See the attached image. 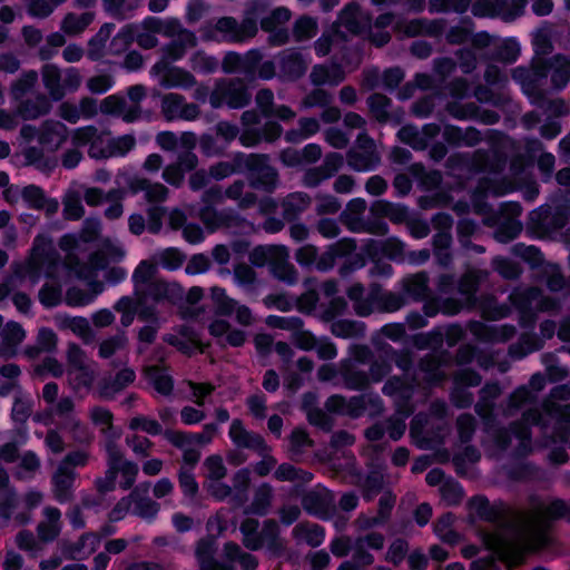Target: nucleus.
<instances>
[{
	"label": "nucleus",
	"mask_w": 570,
	"mask_h": 570,
	"mask_svg": "<svg viewBox=\"0 0 570 570\" xmlns=\"http://www.w3.org/2000/svg\"><path fill=\"white\" fill-rule=\"evenodd\" d=\"M563 512L562 501L540 503L530 513L517 515L509 530L494 533L487 540V544L509 566L518 564L528 550L546 543L548 522Z\"/></svg>",
	"instance_id": "obj_1"
},
{
	"label": "nucleus",
	"mask_w": 570,
	"mask_h": 570,
	"mask_svg": "<svg viewBox=\"0 0 570 570\" xmlns=\"http://www.w3.org/2000/svg\"><path fill=\"white\" fill-rule=\"evenodd\" d=\"M59 265L60 255L52 239L46 235H37L26 262L16 265L14 275L36 284L42 276L56 278Z\"/></svg>",
	"instance_id": "obj_2"
},
{
	"label": "nucleus",
	"mask_w": 570,
	"mask_h": 570,
	"mask_svg": "<svg viewBox=\"0 0 570 570\" xmlns=\"http://www.w3.org/2000/svg\"><path fill=\"white\" fill-rule=\"evenodd\" d=\"M40 76L46 95L52 101H61L67 94L77 91L82 80L78 69H61L55 63H45Z\"/></svg>",
	"instance_id": "obj_3"
},
{
	"label": "nucleus",
	"mask_w": 570,
	"mask_h": 570,
	"mask_svg": "<svg viewBox=\"0 0 570 570\" xmlns=\"http://www.w3.org/2000/svg\"><path fill=\"white\" fill-rule=\"evenodd\" d=\"M257 22L253 18H245L238 22L234 17H222L208 22L205 36L208 39L237 43L256 36Z\"/></svg>",
	"instance_id": "obj_4"
},
{
	"label": "nucleus",
	"mask_w": 570,
	"mask_h": 570,
	"mask_svg": "<svg viewBox=\"0 0 570 570\" xmlns=\"http://www.w3.org/2000/svg\"><path fill=\"white\" fill-rule=\"evenodd\" d=\"M242 165L249 173L250 186L273 193L279 186L278 170L271 165L266 154H249L242 159Z\"/></svg>",
	"instance_id": "obj_5"
},
{
	"label": "nucleus",
	"mask_w": 570,
	"mask_h": 570,
	"mask_svg": "<svg viewBox=\"0 0 570 570\" xmlns=\"http://www.w3.org/2000/svg\"><path fill=\"white\" fill-rule=\"evenodd\" d=\"M250 100L252 95L240 78L219 79L209 96L213 108L227 105L232 109H242L248 106Z\"/></svg>",
	"instance_id": "obj_6"
},
{
	"label": "nucleus",
	"mask_w": 570,
	"mask_h": 570,
	"mask_svg": "<svg viewBox=\"0 0 570 570\" xmlns=\"http://www.w3.org/2000/svg\"><path fill=\"white\" fill-rule=\"evenodd\" d=\"M105 450L107 454V466H114V474L120 473V488L122 490H129L134 488L137 480L139 468L138 464L125 459L124 453L115 442V440H107L105 443Z\"/></svg>",
	"instance_id": "obj_7"
},
{
	"label": "nucleus",
	"mask_w": 570,
	"mask_h": 570,
	"mask_svg": "<svg viewBox=\"0 0 570 570\" xmlns=\"http://www.w3.org/2000/svg\"><path fill=\"white\" fill-rule=\"evenodd\" d=\"M63 267L80 279H89L97 276L99 271L107 269L110 265L108 257L98 248L83 262L77 254H70L62 261Z\"/></svg>",
	"instance_id": "obj_8"
},
{
	"label": "nucleus",
	"mask_w": 570,
	"mask_h": 570,
	"mask_svg": "<svg viewBox=\"0 0 570 570\" xmlns=\"http://www.w3.org/2000/svg\"><path fill=\"white\" fill-rule=\"evenodd\" d=\"M198 217L209 232L220 228H244L250 224L233 210H217L213 206L199 209Z\"/></svg>",
	"instance_id": "obj_9"
},
{
	"label": "nucleus",
	"mask_w": 570,
	"mask_h": 570,
	"mask_svg": "<svg viewBox=\"0 0 570 570\" xmlns=\"http://www.w3.org/2000/svg\"><path fill=\"white\" fill-rule=\"evenodd\" d=\"M160 110L168 121L175 119L195 120L200 114L198 105L186 102L184 96L175 92L161 97Z\"/></svg>",
	"instance_id": "obj_10"
},
{
	"label": "nucleus",
	"mask_w": 570,
	"mask_h": 570,
	"mask_svg": "<svg viewBox=\"0 0 570 570\" xmlns=\"http://www.w3.org/2000/svg\"><path fill=\"white\" fill-rule=\"evenodd\" d=\"M278 78L283 81H296L307 71L309 60L295 49L281 51L277 57Z\"/></svg>",
	"instance_id": "obj_11"
},
{
	"label": "nucleus",
	"mask_w": 570,
	"mask_h": 570,
	"mask_svg": "<svg viewBox=\"0 0 570 570\" xmlns=\"http://www.w3.org/2000/svg\"><path fill=\"white\" fill-rule=\"evenodd\" d=\"M302 507L309 514L327 519L335 508L334 498L325 488L315 487L302 497Z\"/></svg>",
	"instance_id": "obj_12"
},
{
	"label": "nucleus",
	"mask_w": 570,
	"mask_h": 570,
	"mask_svg": "<svg viewBox=\"0 0 570 570\" xmlns=\"http://www.w3.org/2000/svg\"><path fill=\"white\" fill-rule=\"evenodd\" d=\"M228 435L237 449H246L257 454H264L268 450L264 438L245 428L239 419H234L230 423Z\"/></svg>",
	"instance_id": "obj_13"
},
{
	"label": "nucleus",
	"mask_w": 570,
	"mask_h": 570,
	"mask_svg": "<svg viewBox=\"0 0 570 570\" xmlns=\"http://www.w3.org/2000/svg\"><path fill=\"white\" fill-rule=\"evenodd\" d=\"M149 490L150 483L141 482L128 494L131 513L145 520H153L160 510L159 503L149 497Z\"/></svg>",
	"instance_id": "obj_14"
},
{
	"label": "nucleus",
	"mask_w": 570,
	"mask_h": 570,
	"mask_svg": "<svg viewBox=\"0 0 570 570\" xmlns=\"http://www.w3.org/2000/svg\"><path fill=\"white\" fill-rule=\"evenodd\" d=\"M78 478L76 471H67L57 465L51 474V495L60 504L70 503L75 500V483Z\"/></svg>",
	"instance_id": "obj_15"
},
{
	"label": "nucleus",
	"mask_w": 570,
	"mask_h": 570,
	"mask_svg": "<svg viewBox=\"0 0 570 570\" xmlns=\"http://www.w3.org/2000/svg\"><path fill=\"white\" fill-rule=\"evenodd\" d=\"M171 41L163 47L164 56L173 61L181 59L188 49L197 43L195 33L186 29L180 21L174 27L173 35L168 36Z\"/></svg>",
	"instance_id": "obj_16"
},
{
	"label": "nucleus",
	"mask_w": 570,
	"mask_h": 570,
	"mask_svg": "<svg viewBox=\"0 0 570 570\" xmlns=\"http://www.w3.org/2000/svg\"><path fill=\"white\" fill-rule=\"evenodd\" d=\"M184 296L183 287L175 282H166L164 279H156L153 284L144 291V294L138 298L139 304H147L150 299L159 303L168 301L175 303Z\"/></svg>",
	"instance_id": "obj_17"
},
{
	"label": "nucleus",
	"mask_w": 570,
	"mask_h": 570,
	"mask_svg": "<svg viewBox=\"0 0 570 570\" xmlns=\"http://www.w3.org/2000/svg\"><path fill=\"white\" fill-rule=\"evenodd\" d=\"M263 60L259 50H250L244 57L236 52H228L222 62V68L226 73L243 72L248 79H254L256 65Z\"/></svg>",
	"instance_id": "obj_18"
},
{
	"label": "nucleus",
	"mask_w": 570,
	"mask_h": 570,
	"mask_svg": "<svg viewBox=\"0 0 570 570\" xmlns=\"http://www.w3.org/2000/svg\"><path fill=\"white\" fill-rule=\"evenodd\" d=\"M99 110L104 115L121 118L125 122H134L141 117V108L132 107L127 98L110 95L104 98L99 105Z\"/></svg>",
	"instance_id": "obj_19"
},
{
	"label": "nucleus",
	"mask_w": 570,
	"mask_h": 570,
	"mask_svg": "<svg viewBox=\"0 0 570 570\" xmlns=\"http://www.w3.org/2000/svg\"><path fill=\"white\" fill-rule=\"evenodd\" d=\"M135 380V371L131 367L125 366L114 376L104 377L97 385V393L101 399H114L118 393L132 384Z\"/></svg>",
	"instance_id": "obj_20"
},
{
	"label": "nucleus",
	"mask_w": 570,
	"mask_h": 570,
	"mask_svg": "<svg viewBox=\"0 0 570 570\" xmlns=\"http://www.w3.org/2000/svg\"><path fill=\"white\" fill-rule=\"evenodd\" d=\"M127 186L131 194L144 193L148 203H163L169 195V189L164 184L138 175L130 177Z\"/></svg>",
	"instance_id": "obj_21"
},
{
	"label": "nucleus",
	"mask_w": 570,
	"mask_h": 570,
	"mask_svg": "<svg viewBox=\"0 0 570 570\" xmlns=\"http://www.w3.org/2000/svg\"><path fill=\"white\" fill-rule=\"evenodd\" d=\"M68 127L55 119L45 120L39 128L38 141L40 145L55 151L58 150L68 139Z\"/></svg>",
	"instance_id": "obj_22"
},
{
	"label": "nucleus",
	"mask_w": 570,
	"mask_h": 570,
	"mask_svg": "<svg viewBox=\"0 0 570 570\" xmlns=\"http://www.w3.org/2000/svg\"><path fill=\"white\" fill-rule=\"evenodd\" d=\"M43 519L37 525V535L40 542L48 543L55 541L62 530V513L53 505H46L42 509Z\"/></svg>",
	"instance_id": "obj_23"
},
{
	"label": "nucleus",
	"mask_w": 570,
	"mask_h": 570,
	"mask_svg": "<svg viewBox=\"0 0 570 570\" xmlns=\"http://www.w3.org/2000/svg\"><path fill=\"white\" fill-rule=\"evenodd\" d=\"M99 543V538L94 532L82 533L77 541L63 540L60 542L61 552L66 559L80 560L94 553Z\"/></svg>",
	"instance_id": "obj_24"
},
{
	"label": "nucleus",
	"mask_w": 570,
	"mask_h": 570,
	"mask_svg": "<svg viewBox=\"0 0 570 570\" xmlns=\"http://www.w3.org/2000/svg\"><path fill=\"white\" fill-rule=\"evenodd\" d=\"M24 337L26 332L19 323L10 321L3 325V317L0 315V355L14 356Z\"/></svg>",
	"instance_id": "obj_25"
},
{
	"label": "nucleus",
	"mask_w": 570,
	"mask_h": 570,
	"mask_svg": "<svg viewBox=\"0 0 570 570\" xmlns=\"http://www.w3.org/2000/svg\"><path fill=\"white\" fill-rule=\"evenodd\" d=\"M21 197L29 207L45 212L48 217L56 215L59 210L58 199L48 197L43 189L37 185L23 187Z\"/></svg>",
	"instance_id": "obj_26"
},
{
	"label": "nucleus",
	"mask_w": 570,
	"mask_h": 570,
	"mask_svg": "<svg viewBox=\"0 0 570 570\" xmlns=\"http://www.w3.org/2000/svg\"><path fill=\"white\" fill-rule=\"evenodd\" d=\"M51 99L42 92L22 100L18 108V115L24 120H35L48 115L52 109Z\"/></svg>",
	"instance_id": "obj_27"
},
{
	"label": "nucleus",
	"mask_w": 570,
	"mask_h": 570,
	"mask_svg": "<svg viewBox=\"0 0 570 570\" xmlns=\"http://www.w3.org/2000/svg\"><path fill=\"white\" fill-rule=\"evenodd\" d=\"M336 40L350 41L356 36V4L351 2L340 12L333 23Z\"/></svg>",
	"instance_id": "obj_28"
},
{
	"label": "nucleus",
	"mask_w": 570,
	"mask_h": 570,
	"mask_svg": "<svg viewBox=\"0 0 570 570\" xmlns=\"http://www.w3.org/2000/svg\"><path fill=\"white\" fill-rule=\"evenodd\" d=\"M95 11H69L60 21V31L69 37L79 36L95 21Z\"/></svg>",
	"instance_id": "obj_29"
},
{
	"label": "nucleus",
	"mask_w": 570,
	"mask_h": 570,
	"mask_svg": "<svg viewBox=\"0 0 570 570\" xmlns=\"http://www.w3.org/2000/svg\"><path fill=\"white\" fill-rule=\"evenodd\" d=\"M269 272L273 277L287 285H294L298 281V272L289 262L288 250L285 246L279 252V255L276 256L275 261L272 262Z\"/></svg>",
	"instance_id": "obj_30"
},
{
	"label": "nucleus",
	"mask_w": 570,
	"mask_h": 570,
	"mask_svg": "<svg viewBox=\"0 0 570 570\" xmlns=\"http://www.w3.org/2000/svg\"><path fill=\"white\" fill-rule=\"evenodd\" d=\"M55 322L60 330L71 331L73 334L80 337L86 344H89L94 341V332L90 327L88 320L85 317L59 314L55 317Z\"/></svg>",
	"instance_id": "obj_31"
},
{
	"label": "nucleus",
	"mask_w": 570,
	"mask_h": 570,
	"mask_svg": "<svg viewBox=\"0 0 570 570\" xmlns=\"http://www.w3.org/2000/svg\"><path fill=\"white\" fill-rule=\"evenodd\" d=\"M311 204L312 198L306 193L294 191L286 195L281 202L283 218L287 222L295 220Z\"/></svg>",
	"instance_id": "obj_32"
},
{
	"label": "nucleus",
	"mask_w": 570,
	"mask_h": 570,
	"mask_svg": "<svg viewBox=\"0 0 570 570\" xmlns=\"http://www.w3.org/2000/svg\"><path fill=\"white\" fill-rule=\"evenodd\" d=\"M345 79V72L341 66L315 65L309 73V80L314 86L331 85L336 86Z\"/></svg>",
	"instance_id": "obj_33"
},
{
	"label": "nucleus",
	"mask_w": 570,
	"mask_h": 570,
	"mask_svg": "<svg viewBox=\"0 0 570 570\" xmlns=\"http://www.w3.org/2000/svg\"><path fill=\"white\" fill-rule=\"evenodd\" d=\"M135 37L137 45L142 49H153L158 46V39L156 36L141 30L138 24L129 23L126 24L121 31L114 38L112 42L124 40L126 45L130 42Z\"/></svg>",
	"instance_id": "obj_34"
},
{
	"label": "nucleus",
	"mask_w": 570,
	"mask_h": 570,
	"mask_svg": "<svg viewBox=\"0 0 570 570\" xmlns=\"http://www.w3.org/2000/svg\"><path fill=\"white\" fill-rule=\"evenodd\" d=\"M104 11L111 18L124 21L131 19L141 7L142 0H101Z\"/></svg>",
	"instance_id": "obj_35"
},
{
	"label": "nucleus",
	"mask_w": 570,
	"mask_h": 570,
	"mask_svg": "<svg viewBox=\"0 0 570 570\" xmlns=\"http://www.w3.org/2000/svg\"><path fill=\"white\" fill-rule=\"evenodd\" d=\"M102 291L104 284L101 282L90 283L89 291L72 286L67 289L65 302L68 306L71 307L86 306L92 303Z\"/></svg>",
	"instance_id": "obj_36"
},
{
	"label": "nucleus",
	"mask_w": 570,
	"mask_h": 570,
	"mask_svg": "<svg viewBox=\"0 0 570 570\" xmlns=\"http://www.w3.org/2000/svg\"><path fill=\"white\" fill-rule=\"evenodd\" d=\"M216 551L215 540L204 538L197 542L196 557L202 570H228V568L214 558Z\"/></svg>",
	"instance_id": "obj_37"
},
{
	"label": "nucleus",
	"mask_w": 570,
	"mask_h": 570,
	"mask_svg": "<svg viewBox=\"0 0 570 570\" xmlns=\"http://www.w3.org/2000/svg\"><path fill=\"white\" fill-rule=\"evenodd\" d=\"M67 379L70 389L78 393L90 390L97 379V372L92 365L67 368Z\"/></svg>",
	"instance_id": "obj_38"
},
{
	"label": "nucleus",
	"mask_w": 570,
	"mask_h": 570,
	"mask_svg": "<svg viewBox=\"0 0 570 570\" xmlns=\"http://www.w3.org/2000/svg\"><path fill=\"white\" fill-rule=\"evenodd\" d=\"M160 86L164 88L189 89L197 85L196 78L189 71L173 67L167 69L160 79Z\"/></svg>",
	"instance_id": "obj_39"
},
{
	"label": "nucleus",
	"mask_w": 570,
	"mask_h": 570,
	"mask_svg": "<svg viewBox=\"0 0 570 570\" xmlns=\"http://www.w3.org/2000/svg\"><path fill=\"white\" fill-rule=\"evenodd\" d=\"M144 374L147 381L154 389L161 395L168 396L174 389L173 377L159 366L150 365L144 368Z\"/></svg>",
	"instance_id": "obj_40"
},
{
	"label": "nucleus",
	"mask_w": 570,
	"mask_h": 570,
	"mask_svg": "<svg viewBox=\"0 0 570 570\" xmlns=\"http://www.w3.org/2000/svg\"><path fill=\"white\" fill-rule=\"evenodd\" d=\"M293 537L298 543L318 547L324 540V530L318 524L301 522L294 527Z\"/></svg>",
	"instance_id": "obj_41"
},
{
	"label": "nucleus",
	"mask_w": 570,
	"mask_h": 570,
	"mask_svg": "<svg viewBox=\"0 0 570 570\" xmlns=\"http://www.w3.org/2000/svg\"><path fill=\"white\" fill-rule=\"evenodd\" d=\"M279 482H292L297 485L307 484L313 480V474L289 463L279 464L273 474Z\"/></svg>",
	"instance_id": "obj_42"
},
{
	"label": "nucleus",
	"mask_w": 570,
	"mask_h": 570,
	"mask_svg": "<svg viewBox=\"0 0 570 570\" xmlns=\"http://www.w3.org/2000/svg\"><path fill=\"white\" fill-rule=\"evenodd\" d=\"M88 415L92 424L99 428L100 433L108 440L118 436L114 431V414L107 407L99 405L92 406Z\"/></svg>",
	"instance_id": "obj_43"
},
{
	"label": "nucleus",
	"mask_w": 570,
	"mask_h": 570,
	"mask_svg": "<svg viewBox=\"0 0 570 570\" xmlns=\"http://www.w3.org/2000/svg\"><path fill=\"white\" fill-rule=\"evenodd\" d=\"M234 282L247 293L256 292L259 279L256 271L246 263H238L233 267Z\"/></svg>",
	"instance_id": "obj_44"
},
{
	"label": "nucleus",
	"mask_w": 570,
	"mask_h": 570,
	"mask_svg": "<svg viewBox=\"0 0 570 570\" xmlns=\"http://www.w3.org/2000/svg\"><path fill=\"white\" fill-rule=\"evenodd\" d=\"M156 273L157 265L148 261L140 262L136 267L132 274V282L135 285V295H138V298L144 294L146 287L156 281Z\"/></svg>",
	"instance_id": "obj_45"
},
{
	"label": "nucleus",
	"mask_w": 570,
	"mask_h": 570,
	"mask_svg": "<svg viewBox=\"0 0 570 570\" xmlns=\"http://www.w3.org/2000/svg\"><path fill=\"white\" fill-rule=\"evenodd\" d=\"M245 181L236 179L225 189V198L237 202L240 209L253 207L257 202L256 194L252 191L245 193Z\"/></svg>",
	"instance_id": "obj_46"
},
{
	"label": "nucleus",
	"mask_w": 570,
	"mask_h": 570,
	"mask_svg": "<svg viewBox=\"0 0 570 570\" xmlns=\"http://www.w3.org/2000/svg\"><path fill=\"white\" fill-rule=\"evenodd\" d=\"M274 499L273 487L268 483H262L254 493L253 501L248 507V512L264 515L272 507Z\"/></svg>",
	"instance_id": "obj_47"
},
{
	"label": "nucleus",
	"mask_w": 570,
	"mask_h": 570,
	"mask_svg": "<svg viewBox=\"0 0 570 570\" xmlns=\"http://www.w3.org/2000/svg\"><path fill=\"white\" fill-rule=\"evenodd\" d=\"M81 194L76 189H68L62 197V214L67 220H79L85 216Z\"/></svg>",
	"instance_id": "obj_48"
},
{
	"label": "nucleus",
	"mask_w": 570,
	"mask_h": 570,
	"mask_svg": "<svg viewBox=\"0 0 570 570\" xmlns=\"http://www.w3.org/2000/svg\"><path fill=\"white\" fill-rule=\"evenodd\" d=\"M178 21L179 20L177 18L160 19L157 17H147L141 21L139 28L154 36L161 35L167 38L168 36L173 35L174 27Z\"/></svg>",
	"instance_id": "obj_49"
},
{
	"label": "nucleus",
	"mask_w": 570,
	"mask_h": 570,
	"mask_svg": "<svg viewBox=\"0 0 570 570\" xmlns=\"http://www.w3.org/2000/svg\"><path fill=\"white\" fill-rule=\"evenodd\" d=\"M224 554L229 561H237L243 570H254L257 564V558L242 548L235 542H227L224 546Z\"/></svg>",
	"instance_id": "obj_50"
},
{
	"label": "nucleus",
	"mask_w": 570,
	"mask_h": 570,
	"mask_svg": "<svg viewBox=\"0 0 570 570\" xmlns=\"http://www.w3.org/2000/svg\"><path fill=\"white\" fill-rule=\"evenodd\" d=\"M26 166H35L41 171H51L55 168V161L46 157L43 150L36 146L27 147L21 153Z\"/></svg>",
	"instance_id": "obj_51"
},
{
	"label": "nucleus",
	"mask_w": 570,
	"mask_h": 570,
	"mask_svg": "<svg viewBox=\"0 0 570 570\" xmlns=\"http://www.w3.org/2000/svg\"><path fill=\"white\" fill-rule=\"evenodd\" d=\"M259 522L256 519L247 518L240 524V532L243 534V544L253 551L262 548V535L258 531Z\"/></svg>",
	"instance_id": "obj_52"
},
{
	"label": "nucleus",
	"mask_w": 570,
	"mask_h": 570,
	"mask_svg": "<svg viewBox=\"0 0 570 570\" xmlns=\"http://www.w3.org/2000/svg\"><path fill=\"white\" fill-rule=\"evenodd\" d=\"M318 31L317 20L309 16L297 18L293 24V37L295 41L303 42L312 39Z\"/></svg>",
	"instance_id": "obj_53"
},
{
	"label": "nucleus",
	"mask_w": 570,
	"mask_h": 570,
	"mask_svg": "<svg viewBox=\"0 0 570 570\" xmlns=\"http://www.w3.org/2000/svg\"><path fill=\"white\" fill-rule=\"evenodd\" d=\"M358 171L370 170L377 161L375 146L372 140L358 135Z\"/></svg>",
	"instance_id": "obj_54"
},
{
	"label": "nucleus",
	"mask_w": 570,
	"mask_h": 570,
	"mask_svg": "<svg viewBox=\"0 0 570 570\" xmlns=\"http://www.w3.org/2000/svg\"><path fill=\"white\" fill-rule=\"evenodd\" d=\"M128 345V338L124 332L107 337L99 343L98 355L101 358H110L118 352L125 350Z\"/></svg>",
	"instance_id": "obj_55"
},
{
	"label": "nucleus",
	"mask_w": 570,
	"mask_h": 570,
	"mask_svg": "<svg viewBox=\"0 0 570 570\" xmlns=\"http://www.w3.org/2000/svg\"><path fill=\"white\" fill-rule=\"evenodd\" d=\"M279 528L275 520L267 519L263 523V528L261 530L262 535V547L264 544L267 546L269 550L275 552H281L284 549L282 541L279 540Z\"/></svg>",
	"instance_id": "obj_56"
},
{
	"label": "nucleus",
	"mask_w": 570,
	"mask_h": 570,
	"mask_svg": "<svg viewBox=\"0 0 570 570\" xmlns=\"http://www.w3.org/2000/svg\"><path fill=\"white\" fill-rule=\"evenodd\" d=\"M284 246H256L253 248V250L249 253V262L252 265L256 267H263L266 264L272 266V262L275 261L276 256L279 255V252L283 249Z\"/></svg>",
	"instance_id": "obj_57"
},
{
	"label": "nucleus",
	"mask_w": 570,
	"mask_h": 570,
	"mask_svg": "<svg viewBox=\"0 0 570 570\" xmlns=\"http://www.w3.org/2000/svg\"><path fill=\"white\" fill-rule=\"evenodd\" d=\"M126 193L122 189L114 188L107 191V203L108 206L104 210V216L108 220H116L120 218L124 214V199Z\"/></svg>",
	"instance_id": "obj_58"
},
{
	"label": "nucleus",
	"mask_w": 570,
	"mask_h": 570,
	"mask_svg": "<svg viewBox=\"0 0 570 570\" xmlns=\"http://www.w3.org/2000/svg\"><path fill=\"white\" fill-rule=\"evenodd\" d=\"M65 428L70 433L72 440L78 444H90L94 435L89 428L78 417L70 416L65 423Z\"/></svg>",
	"instance_id": "obj_59"
},
{
	"label": "nucleus",
	"mask_w": 570,
	"mask_h": 570,
	"mask_svg": "<svg viewBox=\"0 0 570 570\" xmlns=\"http://www.w3.org/2000/svg\"><path fill=\"white\" fill-rule=\"evenodd\" d=\"M39 75L36 70H28L20 75L10 87L11 95L14 99H21L38 82Z\"/></svg>",
	"instance_id": "obj_60"
},
{
	"label": "nucleus",
	"mask_w": 570,
	"mask_h": 570,
	"mask_svg": "<svg viewBox=\"0 0 570 570\" xmlns=\"http://www.w3.org/2000/svg\"><path fill=\"white\" fill-rule=\"evenodd\" d=\"M157 263L164 268L176 271L183 266L186 261V255L178 248H165L156 254Z\"/></svg>",
	"instance_id": "obj_61"
},
{
	"label": "nucleus",
	"mask_w": 570,
	"mask_h": 570,
	"mask_svg": "<svg viewBox=\"0 0 570 570\" xmlns=\"http://www.w3.org/2000/svg\"><path fill=\"white\" fill-rule=\"evenodd\" d=\"M325 409L334 414L348 415L354 417L356 415V403L354 399L346 400L341 395H332L325 402Z\"/></svg>",
	"instance_id": "obj_62"
},
{
	"label": "nucleus",
	"mask_w": 570,
	"mask_h": 570,
	"mask_svg": "<svg viewBox=\"0 0 570 570\" xmlns=\"http://www.w3.org/2000/svg\"><path fill=\"white\" fill-rule=\"evenodd\" d=\"M292 18V12L285 7H278L271 11V13L261 20V28L263 30H274L283 28Z\"/></svg>",
	"instance_id": "obj_63"
},
{
	"label": "nucleus",
	"mask_w": 570,
	"mask_h": 570,
	"mask_svg": "<svg viewBox=\"0 0 570 570\" xmlns=\"http://www.w3.org/2000/svg\"><path fill=\"white\" fill-rule=\"evenodd\" d=\"M57 345V335L50 328L42 327L37 335V346L27 350L29 356H35L38 353L52 351Z\"/></svg>",
	"instance_id": "obj_64"
}]
</instances>
